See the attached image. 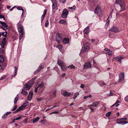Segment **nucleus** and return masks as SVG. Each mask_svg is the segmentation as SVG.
I'll use <instances>...</instances> for the list:
<instances>
[{
	"instance_id": "nucleus-36",
	"label": "nucleus",
	"mask_w": 128,
	"mask_h": 128,
	"mask_svg": "<svg viewBox=\"0 0 128 128\" xmlns=\"http://www.w3.org/2000/svg\"><path fill=\"white\" fill-rule=\"evenodd\" d=\"M11 113V112H7L6 113V114H5L4 116H2V118H4V116H5V117L7 116L10 113Z\"/></svg>"
},
{
	"instance_id": "nucleus-58",
	"label": "nucleus",
	"mask_w": 128,
	"mask_h": 128,
	"mask_svg": "<svg viewBox=\"0 0 128 128\" xmlns=\"http://www.w3.org/2000/svg\"><path fill=\"white\" fill-rule=\"evenodd\" d=\"M80 87L82 88H84V84H81Z\"/></svg>"
},
{
	"instance_id": "nucleus-25",
	"label": "nucleus",
	"mask_w": 128,
	"mask_h": 128,
	"mask_svg": "<svg viewBox=\"0 0 128 128\" xmlns=\"http://www.w3.org/2000/svg\"><path fill=\"white\" fill-rule=\"evenodd\" d=\"M1 46V50L0 52L1 53L0 54H4V53L5 52V49L4 48L5 47L4 46Z\"/></svg>"
},
{
	"instance_id": "nucleus-13",
	"label": "nucleus",
	"mask_w": 128,
	"mask_h": 128,
	"mask_svg": "<svg viewBox=\"0 0 128 128\" xmlns=\"http://www.w3.org/2000/svg\"><path fill=\"white\" fill-rule=\"evenodd\" d=\"M33 94V92L32 91H30V92L29 94L28 97V100L30 101L31 100Z\"/></svg>"
},
{
	"instance_id": "nucleus-18",
	"label": "nucleus",
	"mask_w": 128,
	"mask_h": 128,
	"mask_svg": "<svg viewBox=\"0 0 128 128\" xmlns=\"http://www.w3.org/2000/svg\"><path fill=\"white\" fill-rule=\"evenodd\" d=\"M57 63L58 65L60 66H62V65L65 64L64 62L60 60H58L57 62Z\"/></svg>"
},
{
	"instance_id": "nucleus-52",
	"label": "nucleus",
	"mask_w": 128,
	"mask_h": 128,
	"mask_svg": "<svg viewBox=\"0 0 128 128\" xmlns=\"http://www.w3.org/2000/svg\"><path fill=\"white\" fill-rule=\"evenodd\" d=\"M17 108V106L16 105L13 108L12 110V111H14Z\"/></svg>"
},
{
	"instance_id": "nucleus-47",
	"label": "nucleus",
	"mask_w": 128,
	"mask_h": 128,
	"mask_svg": "<svg viewBox=\"0 0 128 128\" xmlns=\"http://www.w3.org/2000/svg\"><path fill=\"white\" fill-rule=\"evenodd\" d=\"M40 70V69H39L38 68V69L34 72L35 74H36Z\"/></svg>"
},
{
	"instance_id": "nucleus-61",
	"label": "nucleus",
	"mask_w": 128,
	"mask_h": 128,
	"mask_svg": "<svg viewBox=\"0 0 128 128\" xmlns=\"http://www.w3.org/2000/svg\"><path fill=\"white\" fill-rule=\"evenodd\" d=\"M15 72H17V71L18 70V68L17 67H16V66H15Z\"/></svg>"
},
{
	"instance_id": "nucleus-1",
	"label": "nucleus",
	"mask_w": 128,
	"mask_h": 128,
	"mask_svg": "<svg viewBox=\"0 0 128 128\" xmlns=\"http://www.w3.org/2000/svg\"><path fill=\"white\" fill-rule=\"evenodd\" d=\"M115 2L116 4H119L121 10L118 12H120L125 10V4L123 0H116Z\"/></svg>"
},
{
	"instance_id": "nucleus-5",
	"label": "nucleus",
	"mask_w": 128,
	"mask_h": 128,
	"mask_svg": "<svg viewBox=\"0 0 128 128\" xmlns=\"http://www.w3.org/2000/svg\"><path fill=\"white\" fill-rule=\"evenodd\" d=\"M28 101L24 103V104L21 106L20 107L16 110L14 112V113L16 112H18L21 110H23L27 106V104H28Z\"/></svg>"
},
{
	"instance_id": "nucleus-16",
	"label": "nucleus",
	"mask_w": 128,
	"mask_h": 128,
	"mask_svg": "<svg viewBox=\"0 0 128 128\" xmlns=\"http://www.w3.org/2000/svg\"><path fill=\"white\" fill-rule=\"evenodd\" d=\"M31 87V86L30 85H29L28 84H26L24 85V88H26V90H28L30 89Z\"/></svg>"
},
{
	"instance_id": "nucleus-38",
	"label": "nucleus",
	"mask_w": 128,
	"mask_h": 128,
	"mask_svg": "<svg viewBox=\"0 0 128 128\" xmlns=\"http://www.w3.org/2000/svg\"><path fill=\"white\" fill-rule=\"evenodd\" d=\"M18 99V97H16L15 98L14 101V104H15L16 102Z\"/></svg>"
},
{
	"instance_id": "nucleus-46",
	"label": "nucleus",
	"mask_w": 128,
	"mask_h": 128,
	"mask_svg": "<svg viewBox=\"0 0 128 128\" xmlns=\"http://www.w3.org/2000/svg\"><path fill=\"white\" fill-rule=\"evenodd\" d=\"M44 68V66L42 65H40L38 67V68L40 69H42Z\"/></svg>"
},
{
	"instance_id": "nucleus-7",
	"label": "nucleus",
	"mask_w": 128,
	"mask_h": 128,
	"mask_svg": "<svg viewBox=\"0 0 128 128\" xmlns=\"http://www.w3.org/2000/svg\"><path fill=\"white\" fill-rule=\"evenodd\" d=\"M110 30L115 33L118 32L120 31L117 27L113 26Z\"/></svg>"
},
{
	"instance_id": "nucleus-26",
	"label": "nucleus",
	"mask_w": 128,
	"mask_h": 128,
	"mask_svg": "<svg viewBox=\"0 0 128 128\" xmlns=\"http://www.w3.org/2000/svg\"><path fill=\"white\" fill-rule=\"evenodd\" d=\"M40 119V118L38 117H37L35 118H34L33 119V122L35 123L36 122L39 120Z\"/></svg>"
},
{
	"instance_id": "nucleus-49",
	"label": "nucleus",
	"mask_w": 128,
	"mask_h": 128,
	"mask_svg": "<svg viewBox=\"0 0 128 128\" xmlns=\"http://www.w3.org/2000/svg\"><path fill=\"white\" fill-rule=\"evenodd\" d=\"M56 90L54 91L53 93V95L54 96V98H55L56 96Z\"/></svg>"
},
{
	"instance_id": "nucleus-55",
	"label": "nucleus",
	"mask_w": 128,
	"mask_h": 128,
	"mask_svg": "<svg viewBox=\"0 0 128 128\" xmlns=\"http://www.w3.org/2000/svg\"><path fill=\"white\" fill-rule=\"evenodd\" d=\"M38 88H38V87H37L35 88L34 91L36 92H37Z\"/></svg>"
},
{
	"instance_id": "nucleus-3",
	"label": "nucleus",
	"mask_w": 128,
	"mask_h": 128,
	"mask_svg": "<svg viewBox=\"0 0 128 128\" xmlns=\"http://www.w3.org/2000/svg\"><path fill=\"white\" fill-rule=\"evenodd\" d=\"M95 13L99 17H101L102 16V13L101 9L100 6L98 5L95 9Z\"/></svg>"
},
{
	"instance_id": "nucleus-63",
	"label": "nucleus",
	"mask_w": 128,
	"mask_h": 128,
	"mask_svg": "<svg viewBox=\"0 0 128 128\" xmlns=\"http://www.w3.org/2000/svg\"><path fill=\"white\" fill-rule=\"evenodd\" d=\"M123 120H126L127 119L125 117L124 118H122Z\"/></svg>"
},
{
	"instance_id": "nucleus-23",
	"label": "nucleus",
	"mask_w": 128,
	"mask_h": 128,
	"mask_svg": "<svg viewBox=\"0 0 128 128\" xmlns=\"http://www.w3.org/2000/svg\"><path fill=\"white\" fill-rule=\"evenodd\" d=\"M63 94L64 96H67L70 95V92H68L67 91H66L64 92Z\"/></svg>"
},
{
	"instance_id": "nucleus-34",
	"label": "nucleus",
	"mask_w": 128,
	"mask_h": 128,
	"mask_svg": "<svg viewBox=\"0 0 128 128\" xmlns=\"http://www.w3.org/2000/svg\"><path fill=\"white\" fill-rule=\"evenodd\" d=\"M57 5V4H52V9H54L56 8Z\"/></svg>"
},
{
	"instance_id": "nucleus-21",
	"label": "nucleus",
	"mask_w": 128,
	"mask_h": 128,
	"mask_svg": "<svg viewBox=\"0 0 128 128\" xmlns=\"http://www.w3.org/2000/svg\"><path fill=\"white\" fill-rule=\"evenodd\" d=\"M63 42L64 44H66L69 42V40L66 38H64L63 40Z\"/></svg>"
},
{
	"instance_id": "nucleus-14",
	"label": "nucleus",
	"mask_w": 128,
	"mask_h": 128,
	"mask_svg": "<svg viewBox=\"0 0 128 128\" xmlns=\"http://www.w3.org/2000/svg\"><path fill=\"white\" fill-rule=\"evenodd\" d=\"M47 12V10L46 9H45L44 11L43 14L42 15L41 17V21L42 22Z\"/></svg>"
},
{
	"instance_id": "nucleus-51",
	"label": "nucleus",
	"mask_w": 128,
	"mask_h": 128,
	"mask_svg": "<svg viewBox=\"0 0 128 128\" xmlns=\"http://www.w3.org/2000/svg\"><path fill=\"white\" fill-rule=\"evenodd\" d=\"M43 100L42 98H38L37 99V100L38 101H40L42 100Z\"/></svg>"
},
{
	"instance_id": "nucleus-20",
	"label": "nucleus",
	"mask_w": 128,
	"mask_h": 128,
	"mask_svg": "<svg viewBox=\"0 0 128 128\" xmlns=\"http://www.w3.org/2000/svg\"><path fill=\"white\" fill-rule=\"evenodd\" d=\"M100 103V102L98 101L94 102L92 103V105L93 106L97 107Z\"/></svg>"
},
{
	"instance_id": "nucleus-4",
	"label": "nucleus",
	"mask_w": 128,
	"mask_h": 128,
	"mask_svg": "<svg viewBox=\"0 0 128 128\" xmlns=\"http://www.w3.org/2000/svg\"><path fill=\"white\" fill-rule=\"evenodd\" d=\"M84 49H82L81 52H86L88 50L90 49V44L88 43H86L84 44Z\"/></svg>"
},
{
	"instance_id": "nucleus-27",
	"label": "nucleus",
	"mask_w": 128,
	"mask_h": 128,
	"mask_svg": "<svg viewBox=\"0 0 128 128\" xmlns=\"http://www.w3.org/2000/svg\"><path fill=\"white\" fill-rule=\"evenodd\" d=\"M21 93L25 95H27L28 94V92L27 91L23 89L22 90Z\"/></svg>"
},
{
	"instance_id": "nucleus-56",
	"label": "nucleus",
	"mask_w": 128,
	"mask_h": 128,
	"mask_svg": "<svg viewBox=\"0 0 128 128\" xmlns=\"http://www.w3.org/2000/svg\"><path fill=\"white\" fill-rule=\"evenodd\" d=\"M110 93L109 94V95H108L109 96H113V94L112 92H111V91L110 90Z\"/></svg>"
},
{
	"instance_id": "nucleus-19",
	"label": "nucleus",
	"mask_w": 128,
	"mask_h": 128,
	"mask_svg": "<svg viewBox=\"0 0 128 128\" xmlns=\"http://www.w3.org/2000/svg\"><path fill=\"white\" fill-rule=\"evenodd\" d=\"M123 58H121V56H115L114 58L116 60L120 62H121V60Z\"/></svg>"
},
{
	"instance_id": "nucleus-64",
	"label": "nucleus",
	"mask_w": 128,
	"mask_h": 128,
	"mask_svg": "<svg viewBox=\"0 0 128 128\" xmlns=\"http://www.w3.org/2000/svg\"><path fill=\"white\" fill-rule=\"evenodd\" d=\"M66 75V74H65V73H64V74H63L62 75V77H64Z\"/></svg>"
},
{
	"instance_id": "nucleus-6",
	"label": "nucleus",
	"mask_w": 128,
	"mask_h": 128,
	"mask_svg": "<svg viewBox=\"0 0 128 128\" xmlns=\"http://www.w3.org/2000/svg\"><path fill=\"white\" fill-rule=\"evenodd\" d=\"M68 11H67V9H64L63 11L62 15V17L63 18H66L68 14Z\"/></svg>"
},
{
	"instance_id": "nucleus-28",
	"label": "nucleus",
	"mask_w": 128,
	"mask_h": 128,
	"mask_svg": "<svg viewBox=\"0 0 128 128\" xmlns=\"http://www.w3.org/2000/svg\"><path fill=\"white\" fill-rule=\"evenodd\" d=\"M56 47L58 48L60 51H62V45H58L56 46Z\"/></svg>"
},
{
	"instance_id": "nucleus-29",
	"label": "nucleus",
	"mask_w": 128,
	"mask_h": 128,
	"mask_svg": "<svg viewBox=\"0 0 128 128\" xmlns=\"http://www.w3.org/2000/svg\"><path fill=\"white\" fill-rule=\"evenodd\" d=\"M128 123V122H127L124 120L119 122L118 121L117 122V123L118 124H126Z\"/></svg>"
},
{
	"instance_id": "nucleus-33",
	"label": "nucleus",
	"mask_w": 128,
	"mask_h": 128,
	"mask_svg": "<svg viewBox=\"0 0 128 128\" xmlns=\"http://www.w3.org/2000/svg\"><path fill=\"white\" fill-rule=\"evenodd\" d=\"M110 16H109L108 18H107L106 20V25H108L110 23V19L109 18L110 17Z\"/></svg>"
},
{
	"instance_id": "nucleus-32",
	"label": "nucleus",
	"mask_w": 128,
	"mask_h": 128,
	"mask_svg": "<svg viewBox=\"0 0 128 128\" xmlns=\"http://www.w3.org/2000/svg\"><path fill=\"white\" fill-rule=\"evenodd\" d=\"M17 8L18 10H22V15L24 14V9L21 7L18 6Z\"/></svg>"
},
{
	"instance_id": "nucleus-37",
	"label": "nucleus",
	"mask_w": 128,
	"mask_h": 128,
	"mask_svg": "<svg viewBox=\"0 0 128 128\" xmlns=\"http://www.w3.org/2000/svg\"><path fill=\"white\" fill-rule=\"evenodd\" d=\"M69 67H70V68L71 69H74L75 68V66H74L72 64L71 65H70V66H68V68Z\"/></svg>"
},
{
	"instance_id": "nucleus-9",
	"label": "nucleus",
	"mask_w": 128,
	"mask_h": 128,
	"mask_svg": "<svg viewBox=\"0 0 128 128\" xmlns=\"http://www.w3.org/2000/svg\"><path fill=\"white\" fill-rule=\"evenodd\" d=\"M0 24L2 25V26L1 27L4 30H6L8 28V26L6 23L4 22H3L1 21L0 22Z\"/></svg>"
},
{
	"instance_id": "nucleus-35",
	"label": "nucleus",
	"mask_w": 128,
	"mask_h": 128,
	"mask_svg": "<svg viewBox=\"0 0 128 128\" xmlns=\"http://www.w3.org/2000/svg\"><path fill=\"white\" fill-rule=\"evenodd\" d=\"M109 38H114L115 37V35L111 34L110 33L109 34Z\"/></svg>"
},
{
	"instance_id": "nucleus-45",
	"label": "nucleus",
	"mask_w": 128,
	"mask_h": 128,
	"mask_svg": "<svg viewBox=\"0 0 128 128\" xmlns=\"http://www.w3.org/2000/svg\"><path fill=\"white\" fill-rule=\"evenodd\" d=\"M119 103V102L118 100H117L116 101V103H115V104L116 105V107L118 106L119 105V104H118V103Z\"/></svg>"
},
{
	"instance_id": "nucleus-40",
	"label": "nucleus",
	"mask_w": 128,
	"mask_h": 128,
	"mask_svg": "<svg viewBox=\"0 0 128 128\" xmlns=\"http://www.w3.org/2000/svg\"><path fill=\"white\" fill-rule=\"evenodd\" d=\"M2 35L6 37L7 34V32H2Z\"/></svg>"
},
{
	"instance_id": "nucleus-62",
	"label": "nucleus",
	"mask_w": 128,
	"mask_h": 128,
	"mask_svg": "<svg viewBox=\"0 0 128 128\" xmlns=\"http://www.w3.org/2000/svg\"><path fill=\"white\" fill-rule=\"evenodd\" d=\"M90 109L91 112H93L94 111V110L92 108L90 107Z\"/></svg>"
},
{
	"instance_id": "nucleus-24",
	"label": "nucleus",
	"mask_w": 128,
	"mask_h": 128,
	"mask_svg": "<svg viewBox=\"0 0 128 128\" xmlns=\"http://www.w3.org/2000/svg\"><path fill=\"white\" fill-rule=\"evenodd\" d=\"M61 68L62 70L63 71L66 70L67 68L65 64L61 66Z\"/></svg>"
},
{
	"instance_id": "nucleus-43",
	"label": "nucleus",
	"mask_w": 128,
	"mask_h": 128,
	"mask_svg": "<svg viewBox=\"0 0 128 128\" xmlns=\"http://www.w3.org/2000/svg\"><path fill=\"white\" fill-rule=\"evenodd\" d=\"M111 112H108L106 114V116H109L111 114Z\"/></svg>"
},
{
	"instance_id": "nucleus-22",
	"label": "nucleus",
	"mask_w": 128,
	"mask_h": 128,
	"mask_svg": "<svg viewBox=\"0 0 128 128\" xmlns=\"http://www.w3.org/2000/svg\"><path fill=\"white\" fill-rule=\"evenodd\" d=\"M44 84L43 82H42L40 84H39L38 86V88L39 90L40 88L43 87L44 86Z\"/></svg>"
},
{
	"instance_id": "nucleus-30",
	"label": "nucleus",
	"mask_w": 128,
	"mask_h": 128,
	"mask_svg": "<svg viewBox=\"0 0 128 128\" xmlns=\"http://www.w3.org/2000/svg\"><path fill=\"white\" fill-rule=\"evenodd\" d=\"M59 23L61 24H66V22L64 20H61L59 21Z\"/></svg>"
},
{
	"instance_id": "nucleus-59",
	"label": "nucleus",
	"mask_w": 128,
	"mask_h": 128,
	"mask_svg": "<svg viewBox=\"0 0 128 128\" xmlns=\"http://www.w3.org/2000/svg\"><path fill=\"white\" fill-rule=\"evenodd\" d=\"M58 112L57 111H55L53 112H51L50 114H52L53 113H54V114H58Z\"/></svg>"
},
{
	"instance_id": "nucleus-54",
	"label": "nucleus",
	"mask_w": 128,
	"mask_h": 128,
	"mask_svg": "<svg viewBox=\"0 0 128 128\" xmlns=\"http://www.w3.org/2000/svg\"><path fill=\"white\" fill-rule=\"evenodd\" d=\"M75 8V6H74L72 7H69L68 8L71 9H74V8Z\"/></svg>"
},
{
	"instance_id": "nucleus-39",
	"label": "nucleus",
	"mask_w": 128,
	"mask_h": 128,
	"mask_svg": "<svg viewBox=\"0 0 128 128\" xmlns=\"http://www.w3.org/2000/svg\"><path fill=\"white\" fill-rule=\"evenodd\" d=\"M4 61V58L3 56H0V62H2Z\"/></svg>"
},
{
	"instance_id": "nucleus-50",
	"label": "nucleus",
	"mask_w": 128,
	"mask_h": 128,
	"mask_svg": "<svg viewBox=\"0 0 128 128\" xmlns=\"http://www.w3.org/2000/svg\"><path fill=\"white\" fill-rule=\"evenodd\" d=\"M124 100L126 102H128V96H126L124 98Z\"/></svg>"
},
{
	"instance_id": "nucleus-12",
	"label": "nucleus",
	"mask_w": 128,
	"mask_h": 128,
	"mask_svg": "<svg viewBox=\"0 0 128 128\" xmlns=\"http://www.w3.org/2000/svg\"><path fill=\"white\" fill-rule=\"evenodd\" d=\"M91 65L90 64V62L86 63L84 66V69H86L89 68H91Z\"/></svg>"
},
{
	"instance_id": "nucleus-41",
	"label": "nucleus",
	"mask_w": 128,
	"mask_h": 128,
	"mask_svg": "<svg viewBox=\"0 0 128 128\" xmlns=\"http://www.w3.org/2000/svg\"><path fill=\"white\" fill-rule=\"evenodd\" d=\"M49 25V22L48 20L46 21L45 24V26L46 27H48Z\"/></svg>"
},
{
	"instance_id": "nucleus-17",
	"label": "nucleus",
	"mask_w": 128,
	"mask_h": 128,
	"mask_svg": "<svg viewBox=\"0 0 128 128\" xmlns=\"http://www.w3.org/2000/svg\"><path fill=\"white\" fill-rule=\"evenodd\" d=\"M36 78H33L32 79L30 80V81L28 82V84H29L30 85H32L34 83V81L36 79Z\"/></svg>"
},
{
	"instance_id": "nucleus-10",
	"label": "nucleus",
	"mask_w": 128,
	"mask_h": 128,
	"mask_svg": "<svg viewBox=\"0 0 128 128\" xmlns=\"http://www.w3.org/2000/svg\"><path fill=\"white\" fill-rule=\"evenodd\" d=\"M62 39L59 33H58L56 35V40L58 43H59L60 41Z\"/></svg>"
},
{
	"instance_id": "nucleus-31",
	"label": "nucleus",
	"mask_w": 128,
	"mask_h": 128,
	"mask_svg": "<svg viewBox=\"0 0 128 128\" xmlns=\"http://www.w3.org/2000/svg\"><path fill=\"white\" fill-rule=\"evenodd\" d=\"M6 38H4L2 42V44H1L2 46H5V45L6 44Z\"/></svg>"
},
{
	"instance_id": "nucleus-42",
	"label": "nucleus",
	"mask_w": 128,
	"mask_h": 128,
	"mask_svg": "<svg viewBox=\"0 0 128 128\" xmlns=\"http://www.w3.org/2000/svg\"><path fill=\"white\" fill-rule=\"evenodd\" d=\"M92 95H89L87 96H84V99H86L88 98H91Z\"/></svg>"
},
{
	"instance_id": "nucleus-11",
	"label": "nucleus",
	"mask_w": 128,
	"mask_h": 128,
	"mask_svg": "<svg viewBox=\"0 0 128 128\" xmlns=\"http://www.w3.org/2000/svg\"><path fill=\"white\" fill-rule=\"evenodd\" d=\"M104 50L106 51L104 53L106 54V55L111 56L112 55V51L109 49L105 48Z\"/></svg>"
},
{
	"instance_id": "nucleus-44",
	"label": "nucleus",
	"mask_w": 128,
	"mask_h": 128,
	"mask_svg": "<svg viewBox=\"0 0 128 128\" xmlns=\"http://www.w3.org/2000/svg\"><path fill=\"white\" fill-rule=\"evenodd\" d=\"M51 1L52 4L57 3V2L56 0H51Z\"/></svg>"
},
{
	"instance_id": "nucleus-57",
	"label": "nucleus",
	"mask_w": 128,
	"mask_h": 128,
	"mask_svg": "<svg viewBox=\"0 0 128 128\" xmlns=\"http://www.w3.org/2000/svg\"><path fill=\"white\" fill-rule=\"evenodd\" d=\"M60 1L62 3H64L66 2V0H60Z\"/></svg>"
},
{
	"instance_id": "nucleus-8",
	"label": "nucleus",
	"mask_w": 128,
	"mask_h": 128,
	"mask_svg": "<svg viewBox=\"0 0 128 128\" xmlns=\"http://www.w3.org/2000/svg\"><path fill=\"white\" fill-rule=\"evenodd\" d=\"M124 80V73H121L119 75L118 82H121Z\"/></svg>"
},
{
	"instance_id": "nucleus-15",
	"label": "nucleus",
	"mask_w": 128,
	"mask_h": 128,
	"mask_svg": "<svg viewBox=\"0 0 128 128\" xmlns=\"http://www.w3.org/2000/svg\"><path fill=\"white\" fill-rule=\"evenodd\" d=\"M90 32V29L88 26L84 30V34H87L89 33Z\"/></svg>"
},
{
	"instance_id": "nucleus-2",
	"label": "nucleus",
	"mask_w": 128,
	"mask_h": 128,
	"mask_svg": "<svg viewBox=\"0 0 128 128\" xmlns=\"http://www.w3.org/2000/svg\"><path fill=\"white\" fill-rule=\"evenodd\" d=\"M18 29L19 34V39L20 40L23 37L24 32H23V28L22 26L19 23L18 24Z\"/></svg>"
},
{
	"instance_id": "nucleus-60",
	"label": "nucleus",
	"mask_w": 128,
	"mask_h": 128,
	"mask_svg": "<svg viewBox=\"0 0 128 128\" xmlns=\"http://www.w3.org/2000/svg\"><path fill=\"white\" fill-rule=\"evenodd\" d=\"M4 18V17L3 16L0 14V18Z\"/></svg>"
},
{
	"instance_id": "nucleus-48",
	"label": "nucleus",
	"mask_w": 128,
	"mask_h": 128,
	"mask_svg": "<svg viewBox=\"0 0 128 128\" xmlns=\"http://www.w3.org/2000/svg\"><path fill=\"white\" fill-rule=\"evenodd\" d=\"M22 117L21 116H20L19 117H18L16 118H14V120H19L20 119L22 118Z\"/></svg>"
},
{
	"instance_id": "nucleus-53",
	"label": "nucleus",
	"mask_w": 128,
	"mask_h": 128,
	"mask_svg": "<svg viewBox=\"0 0 128 128\" xmlns=\"http://www.w3.org/2000/svg\"><path fill=\"white\" fill-rule=\"evenodd\" d=\"M79 95V93L78 92H76V93H75L74 94V96H76V97H77V96L78 95Z\"/></svg>"
}]
</instances>
